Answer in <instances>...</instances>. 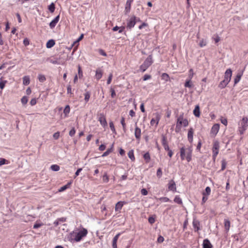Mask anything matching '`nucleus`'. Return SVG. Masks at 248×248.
<instances>
[{"label":"nucleus","mask_w":248,"mask_h":248,"mask_svg":"<svg viewBox=\"0 0 248 248\" xmlns=\"http://www.w3.org/2000/svg\"><path fill=\"white\" fill-rule=\"evenodd\" d=\"M180 153L182 160H184L186 159L188 162L191 160L192 154V147H189L186 149L183 147L180 148Z\"/></svg>","instance_id":"nucleus-1"},{"label":"nucleus","mask_w":248,"mask_h":248,"mask_svg":"<svg viewBox=\"0 0 248 248\" xmlns=\"http://www.w3.org/2000/svg\"><path fill=\"white\" fill-rule=\"evenodd\" d=\"M88 231L87 229L83 228L81 230L79 231L78 232L75 233L74 232L70 233V239L72 241L73 239L72 238V236L75 235V238H74V241L76 242L80 241L82 238L86 236L87 234Z\"/></svg>","instance_id":"nucleus-2"},{"label":"nucleus","mask_w":248,"mask_h":248,"mask_svg":"<svg viewBox=\"0 0 248 248\" xmlns=\"http://www.w3.org/2000/svg\"><path fill=\"white\" fill-rule=\"evenodd\" d=\"M186 127L188 125V122L187 119L183 118V114L180 115L177 118V124L175 128L176 132H179L181 130L182 125Z\"/></svg>","instance_id":"nucleus-3"},{"label":"nucleus","mask_w":248,"mask_h":248,"mask_svg":"<svg viewBox=\"0 0 248 248\" xmlns=\"http://www.w3.org/2000/svg\"><path fill=\"white\" fill-rule=\"evenodd\" d=\"M153 63V61L152 59V55H150L144 61L143 63L140 66V70L142 72H145Z\"/></svg>","instance_id":"nucleus-4"},{"label":"nucleus","mask_w":248,"mask_h":248,"mask_svg":"<svg viewBox=\"0 0 248 248\" xmlns=\"http://www.w3.org/2000/svg\"><path fill=\"white\" fill-rule=\"evenodd\" d=\"M241 126L239 131L240 134H242L248 126V118L247 117H244L242 119L241 122Z\"/></svg>","instance_id":"nucleus-5"},{"label":"nucleus","mask_w":248,"mask_h":248,"mask_svg":"<svg viewBox=\"0 0 248 248\" xmlns=\"http://www.w3.org/2000/svg\"><path fill=\"white\" fill-rule=\"evenodd\" d=\"M154 117L153 118L150 122L151 125H154L155 124V126L158 125L159 121L160 119V115L158 113L154 114Z\"/></svg>","instance_id":"nucleus-6"},{"label":"nucleus","mask_w":248,"mask_h":248,"mask_svg":"<svg viewBox=\"0 0 248 248\" xmlns=\"http://www.w3.org/2000/svg\"><path fill=\"white\" fill-rule=\"evenodd\" d=\"M219 149V142L217 140H214L212 147V152L214 153V156L217 155Z\"/></svg>","instance_id":"nucleus-7"},{"label":"nucleus","mask_w":248,"mask_h":248,"mask_svg":"<svg viewBox=\"0 0 248 248\" xmlns=\"http://www.w3.org/2000/svg\"><path fill=\"white\" fill-rule=\"evenodd\" d=\"M135 16H131L128 20H127V28L131 30L132 28L134 27L136 24L135 21L134 20Z\"/></svg>","instance_id":"nucleus-8"},{"label":"nucleus","mask_w":248,"mask_h":248,"mask_svg":"<svg viewBox=\"0 0 248 248\" xmlns=\"http://www.w3.org/2000/svg\"><path fill=\"white\" fill-rule=\"evenodd\" d=\"M98 121L103 127H105L107 125V122L105 116L103 113H100L99 114Z\"/></svg>","instance_id":"nucleus-9"},{"label":"nucleus","mask_w":248,"mask_h":248,"mask_svg":"<svg viewBox=\"0 0 248 248\" xmlns=\"http://www.w3.org/2000/svg\"><path fill=\"white\" fill-rule=\"evenodd\" d=\"M168 189L172 192L176 191V187L175 182L173 180H171L168 183Z\"/></svg>","instance_id":"nucleus-10"},{"label":"nucleus","mask_w":248,"mask_h":248,"mask_svg":"<svg viewBox=\"0 0 248 248\" xmlns=\"http://www.w3.org/2000/svg\"><path fill=\"white\" fill-rule=\"evenodd\" d=\"M133 0H127L125 4L124 13L125 15L128 14L131 10V5L133 2Z\"/></svg>","instance_id":"nucleus-11"},{"label":"nucleus","mask_w":248,"mask_h":248,"mask_svg":"<svg viewBox=\"0 0 248 248\" xmlns=\"http://www.w3.org/2000/svg\"><path fill=\"white\" fill-rule=\"evenodd\" d=\"M60 19V15L56 16L49 23V27L51 29L55 28Z\"/></svg>","instance_id":"nucleus-12"},{"label":"nucleus","mask_w":248,"mask_h":248,"mask_svg":"<svg viewBox=\"0 0 248 248\" xmlns=\"http://www.w3.org/2000/svg\"><path fill=\"white\" fill-rule=\"evenodd\" d=\"M232 75V71L231 69H228L226 70L225 75H224V80H226L227 81L230 82L231 79Z\"/></svg>","instance_id":"nucleus-13"},{"label":"nucleus","mask_w":248,"mask_h":248,"mask_svg":"<svg viewBox=\"0 0 248 248\" xmlns=\"http://www.w3.org/2000/svg\"><path fill=\"white\" fill-rule=\"evenodd\" d=\"M161 142H162V144L163 145V146L164 147V149L166 151V150H169V149H170L169 147V145H168V142H167V138L164 135H162V140H161Z\"/></svg>","instance_id":"nucleus-14"},{"label":"nucleus","mask_w":248,"mask_h":248,"mask_svg":"<svg viewBox=\"0 0 248 248\" xmlns=\"http://www.w3.org/2000/svg\"><path fill=\"white\" fill-rule=\"evenodd\" d=\"M219 129V124H216L213 125L211 130V134H213L214 136H215L218 132Z\"/></svg>","instance_id":"nucleus-15"},{"label":"nucleus","mask_w":248,"mask_h":248,"mask_svg":"<svg viewBox=\"0 0 248 248\" xmlns=\"http://www.w3.org/2000/svg\"><path fill=\"white\" fill-rule=\"evenodd\" d=\"M193 129L192 128H190L188 131L187 134V139L188 140L190 143H192L193 141Z\"/></svg>","instance_id":"nucleus-16"},{"label":"nucleus","mask_w":248,"mask_h":248,"mask_svg":"<svg viewBox=\"0 0 248 248\" xmlns=\"http://www.w3.org/2000/svg\"><path fill=\"white\" fill-rule=\"evenodd\" d=\"M212 245L208 239H205L203 241V248H212Z\"/></svg>","instance_id":"nucleus-17"},{"label":"nucleus","mask_w":248,"mask_h":248,"mask_svg":"<svg viewBox=\"0 0 248 248\" xmlns=\"http://www.w3.org/2000/svg\"><path fill=\"white\" fill-rule=\"evenodd\" d=\"M103 72L101 68H98L96 69L95 71V77L96 79L98 80H99L102 77Z\"/></svg>","instance_id":"nucleus-18"},{"label":"nucleus","mask_w":248,"mask_h":248,"mask_svg":"<svg viewBox=\"0 0 248 248\" xmlns=\"http://www.w3.org/2000/svg\"><path fill=\"white\" fill-rule=\"evenodd\" d=\"M125 203V202L120 201L118 202L115 205V211H120L122 209L124 204Z\"/></svg>","instance_id":"nucleus-19"},{"label":"nucleus","mask_w":248,"mask_h":248,"mask_svg":"<svg viewBox=\"0 0 248 248\" xmlns=\"http://www.w3.org/2000/svg\"><path fill=\"white\" fill-rule=\"evenodd\" d=\"M195 232H198L200 230V222L198 220L194 219L192 222Z\"/></svg>","instance_id":"nucleus-20"},{"label":"nucleus","mask_w":248,"mask_h":248,"mask_svg":"<svg viewBox=\"0 0 248 248\" xmlns=\"http://www.w3.org/2000/svg\"><path fill=\"white\" fill-rule=\"evenodd\" d=\"M134 134L136 139L140 140L141 136V129L137 126L135 127Z\"/></svg>","instance_id":"nucleus-21"},{"label":"nucleus","mask_w":248,"mask_h":248,"mask_svg":"<svg viewBox=\"0 0 248 248\" xmlns=\"http://www.w3.org/2000/svg\"><path fill=\"white\" fill-rule=\"evenodd\" d=\"M243 70L242 71L238 73H237L236 76L235 77V78H234V84H236L237 83H238L239 82V81L241 79V77L243 75Z\"/></svg>","instance_id":"nucleus-22"},{"label":"nucleus","mask_w":248,"mask_h":248,"mask_svg":"<svg viewBox=\"0 0 248 248\" xmlns=\"http://www.w3.org/2000/svg\"><path fill=\"white\" fill-rule=\"evenodd\" d=\"M120 235V233H119L118 234H117L113 238V240H112V248H117V240L119 238V237Z\"/></svg>","instance_id":"nucleus-23"},{"label":"nucleus","mask_w":248,"mask_h":248,"mask_svg":"<svg viewBox=\"0 0 248 248\" xmlns=\"http://www.w3.org/2000/svg\"><path fill=\"white\" fill-rule=\"evenodd\" d=\"M194 115L197 117H199L200 116V108L199 105H196L193 110Z\"/></svg>","instance_id":"nucleus-24"},{"label":"nucleus","mask_w":248,"mask_h":248,"mask_svg":"<svg viewBox=\"0 0 248 248\" xmlns=\"http://www.w3.org/2000/svg\"><path fill=\"white\" fill-rule=\"evenodd\" d=\"M55 44V42L53 39L49 40L46 44V47L48 48L52 47Z\"/></svg>","instance_id":"nucleus-25"},{"label":"nucleus","mask_w":248,"mask_h":248,"mask_svg":"<svg viewBox=\"0 0 248 248\" xmlns=\"http://www.w3.org/2000/svg\"><path fill=\"white\" fill-rule=\"evenodd\" d=\"M72 184V182H68L66 185L62 186L59 189V192H62L67 188H69Z\"/></svg>","instance_id":"nucleus-26"},{"label":"nucleus","mask_w":248,"mask_h":248,"mask_svg":"<svg viewBox=\"0 0 248 248\" xmlns=\"http://www.w3.org/2000/svg\"><path fill=\"white\" fill-rule=\"evenodd\" d=\"M229 83V82L224 79L219 83L218 87L220 89H223Z\"/></svg>","instance_id":"nucleus-27"},{"label":"nucleus","mask_w":248,"mask_h":248,"mask_svg":"<svg viewBox=\"0 0 248 248\" xmlns=\"http://www.w3.org/2000/svg\"><path fill=\"white\" fill-rule=\"evenodd\" d=\"M224 227L226 231L228 232L230 227V221L228 219H224Z\"/></svg>","instance_id":"nucleus-28"},{"label":"nucleus","mask_w":248,"mask_h":248,"mask_svg":"<svg viewBox=\"0 0 248 248\" xmlns=\"http://www.w3.org/2000/svg\"><path fill=\"white\" fill-rule=\"evenodd\" d=\"M191 79H187L185 83V87L186 88H192L193 86L191 82Z\"/></svg>","instance_id":"nucleus-29"},{"label":"nucleus","mask_w":248,"mask_h":248,"mask_svg":"<svg viewBox=\"0 0 248 248\" xmlns=\"http://www.w3.org/2000/svg\"><path fill=\"white\" fill-rule=\"evenodd\" d=\"M121 124L122 125L123 131L124 133L126 131V124L125 123V119L124 117H122L121 120Z\"/></svg>","instance_id":"nucleus-30"},{"label":"nucleus","mask_w":248,"mask_h":248,"mask_svg":"<svg viewBox=\"0 0 248 248\" xmlns=\"http://www.w3.org/2000/svg\"><path fill=\"white\" fill-rule=\"evenodd\" d=\"M23 83L24 85H28L30 84V78L28 76H25L23 78Z\"/></svg>","instance_id":"nucleus-31"},{"label":"nucleus","mask_w":248,"mask_h":248,"mask_svg":"<svg viewBox=\"0 0 248 248\" xmlns=\"http://www.w3.org/2000/svg\"><path fill=\"white\" fill-rule=\"evenodd\" d=\"M143 158L146 163H148L150 161V155L148 152L146 153L143 155Z\"/></svg>","instance_id":"nucleus-32"},{"label":"nucleus","mask_w":248,"mask_h":248,"mask_svg":"<svg viewBox=\"0 0 248 248\" xmlns=\"http://www.w3.org/2000/svg\"><path fill=\"white\" fill-rule=\"evenodd\" d=\"M174 202L175 203H177L179 204H182L183 203L182 200L181 198L179 197V196H176L174 199Z\"/></svg>","instance_id":"nucleus-33"},{"label":"nucleus","mask_w":248,"mask_h":248,"mask_svg":"<svg viewBox=\"0 0 248 248\" xmlns=\"http://www.w3.org/2000/svg\"><path fill=\"white\" fill-rule=\"evenodd\" d=\"M70 111V108L69 105H66L63 110V113L65 114V116L66 117L69 113Z\"/></svg>","instance_id":"nucleus-34"},{"label":"nucleus","mask_w":248,"mask_h":248,"mask_svg":"<svg viewBox=\"0 0 248 248\" xmlns=\"http://www.w3.org/2000/svg\"><path fill=\"white\" fill-rule=\"evenodd\" d=\"M50 169L54 171H59L60 169V166L56 164L52 165L50 167Z\"/></svg>","instance_id":"nucleus-35"},{"label":"nucleus","mask_w":248,"mask_h":248,"mask_svg":"<svg viewBox=\"0 0 248 248\" xmlns=\"http://www.w3.org/2000/svg\"><path fill=\"white\" fill-rule=\"evenodd\" d=\"M48 9L49 10V11L51 12V13H53L55 11V4L53 2H52L49 6H48Z\"/></svg>","instance_id":"nucleus-36"},{"label":"nucleus","mask_w":248,"mask_h":248,"mask_svg":"<svg viewBox=\"0 0 248 248\" xmlns=\"http://www.w3.org/2000/svg\"><path fill=\"white\" fill-rule=\"evenodd\" d=\"M38 79L40 82H44L46 80L45 76L42 74H39Z\"/></svg>","instance_id":"nucleus-37"},{"label":"nucleus","mask_w":248,"mask_h":248,"mask_svg":"<svg viewBox=\"0 0 248 248\" xmlns=\"http://www.w3.org/2000/svg\"><path fill=\"white\" fill-rule=\"evenodd\" d=\"M109 127L110 128V129L112 131V132H113V133L116 134V131L113 123L112 121H111L109 122Z\"/></svg>","instance_id":"nucleus-38"},{"label":"nucleus","mask_w":248,"mask_h":248,"mask_svg":"<svg viewBox=\"0 0 248 248\" xmlns=\"http://www.w3.org/2000/svg\"><path fill=\"white\" fill-rule=\"evenodd\" d=\"M128 156L131 160L133 161L135 160V157L133 150H131L128 153Z\"/></svg>","instance_id":"nucleus-39"},{"label":"nucleus","mask_w":248,"mask_h":248,"mask_svg":"<svg viewBox=\"0 0 248 248\" xmlns=\"http://www.w3.org/2000/svg\"><path fill=\"white\" fill-rule=\"evenodd\" d=\"M162 79L165 80V81H167L169 79V76L167 73H163L161 75Z\"/></svg>","instance_id":"nucleus-40"},{"label":"nucleus","mask_w":248,"mask_h":248,"mask_svg":"<svg viewBox=\"0 0 248 248\" xmlns=\"http://www.w3.org/2000/svg\"><path fill=\"white\" fill-rule=\"evenodd\" d=\"M85 98L84 100L86 102V103H87L90 99V93L89 92H86L84 94Z\"/></svg>","instance_id":"nucleus-41"},{"label":"nucleus","mask_w":248,"mask_h":248,"mask_svg":"<svg viewBox=\"0 0 248 248\" xmlns=\"http://www.w3.org/2000/svg\"><path fill=\"white\" fill-rule=\"evenodd\" d=\"M6 82H7L6 80H2V78H0V89H3L4 88Z\"/></svg>","instance_id":"nucleus-42"},{"label":"nucleus","mask_w":248,"mask_h":248,"mask_svg":"<svg viewBox=\"0 0 248 248\" xmlns=\"http://www.w3.org/2000/svg\"><path fill=\"white\" fill-rule=\"evenodd\" d=\"M211 193V188L209 186H207L205 188V191L203 193V195H209Z\"/></svg>","instance_id":"nucleus-43"},{"label":"nucleus","mask_w":248,"mask_h":248,"mask_svg":"<svg viewBox=\"0 0 248 248\" xmlns=\"http://www.w3.org/2000/svg\"><path fill=\"white\" fill-rule=\"evenodd\" d=\"M226 165H227V162L225 160V159H222V161H221V170H224L226 168Z\"/></svg>","instance_id":"nucleus-44"},{"label":"nucleus","mask_w":248,"mask_h":248,"mask_svg":"<svg viewBox=\"0 0 248 248\" xmlns=\"http://www.w3.org/2000/svg\"><path fill=\"white\" fill-rule=\"evenodd\" d=\"M8 163V161L5 158H0V166H2L4 164H7Z\"/></svg>","instance_id":"nucleus-45"},{"label":"nucleus","mask_w":248,"mask_h":248,"mask_svg":"<svg viewBox=\"0 0 248 248\" xmlns=\"http://www.w3.org/2000/svg\"><path fill=\"white\" fill-rule=\"evenodd\" d=\"M21 101V103H22L23 105H25L28 102V98L27 96H24L22 97Z\"/></svg>","instance_id":"nucleus-46"},{"label":"nucleus","mask_w":248,"mask_h":248,"mask_svg":"<svg viewBox=\"0 0 248 248\" xmlns=\"http://www.w3.org/2000/svg\"><path fill=\"white\" fill-rule=\"evenodd\" d=\"M148 221L151 224H153L155 222V217L153 216L149 217Z\"/></svg>","instance_id":"nucleus-47"},{"label":"nucleus","mask_w":248,"mask_h":248,"mask_svg":"<svg viewBox=\"0 0 248 248\" xmlns=\"http://www.w3.org/2000/svg\"><path fill=\"white\" fill-rule=\"evenodd\" d=\"M162 172L161 168H158L156 172V176L158 178H160L162 177Z\"/></svg>","instance_id":"nucleus-48"},{"label":"nucleus","mask_w":248,"mask_h":248,"mask_svg":"<svg viewBox=\"0 0 248 248\" xmlns=\"http://www.w3.org/2000/svg\"><path fill=\"white\" fill-rule=\"evenodd\" d=\"M112 152V150L111 149H108L105 152L103 155H102V157H105L108 155L110 153Z\"/></svg>","instance_id":"nucleus-49"},{"label":"nucleus","mask_w":248,"mask_h":248,"mask_svg":"<svg viewBox=\"0 0 248 248\" xmlns=\"http://www.w3.org/2000/svg\"><path fill=\"white\" fill-rule=\"evenodd\" d=\"M206 45V42L204 41L203 39H202L200 41L199 43V46L200 47H202Z\"/></svg>","instance_id":"nucleus-50"},{"label":"nucleus","mask_w":248,"mask_h":248,"mask_svg":"<svg viewBox=\"0 0 248 248\" xmlns=\"http://www.w3.org/2000/svg\"><path fill=\"white\" fill-rule=\"evenodd\" d=\"M76 133V130L74 127H73L72 129L69 131V135L71 137H73Z\"/></svg>","instance_id":"nucleus-51"},{"label":"nucleus","mask_w":248,"mask_h":248,"mask_svg":"<svg viewBox=\"0 0 248 248\" xmlns=\"http://www.w3.org/2000/svg\"><path fill=\"white\" fill-rule=\"evenodd\" d=\"M193 75H194V73H193V69H190L189 70V75H188L189 79H191L193 77Z\"/></svg>","instance_id":"nucleus-52"},{"label":"nucleus","mask_w":248,"mask_h":248,"mask_svg":"<svg viewBox=\"0 0 248 248\" xmlns=\"http://www.w3.org/2000/svg\"><path fill=\"white\" fill-rule=\"evenodd\" d=\"M113 75L112 73H110L107 80V84H109L111 83Z\"/></svg>","instance_id":"nucleus-53"},{"label":"nucleus","mask_w":248,"mask_h":248,"mask_svg":"<svg viewBox=\"0 0 248 248\" xmlns=\"http://www.w3.org/2000/svg\"><path fill=\"white\" fill-rule=\"evenodd\" d=\"M159 200L160 201L165 202H168L170 201V199L167 197H161L159 199Z\"/></svg>","instance_id":"nucleus-54"},{"label":"nucleus","mask_w":248,"mask_h":248,"mask_svg":"<svg viewBox=\"0 0 248 248\" xmlns=\"http://www.w3.org/2000/svg\"><path fill=\"white\" fill-rule=\"evenodd\" d=\"M103 181L104 182H106V183H107L108 182V176L107 173H105L103 175Z\"/></svg>","instance_id":"nucleus-55"},{"label":"nucleus","mask_w":248,"mask_h":248,"mask_svg":"<svg viewBox=\"0 0 248 248\" xmlns=\"http://www.w3.org/2000/svg\"><path fill=\"white\" fill-rule=\"evenodd\" d=\"M42 225L43 224L41 223H35L33 225V228L35 229H38L40 228Z\"/></svg>","instance_id":"nucleus-56"},{"label":"nucleus","mask_w":248,"mask_h":248,"mask_svg":"<svg viewBox=\"0 0 248 248\" xmlns=\"http://www.w3.org/2000/svg\"><path fill=\"white\" fill-rule=\"evenodd\" d=\"M151 78V76L150 75L146 74L143 77V80L144 81H146L147 80H148Z\"/></svg>","instance_id":"nucleus-57"},{"label":"nucleus","mask_w":248,"mask_h":248,"mask_svg":"<svg viewBox=\"0 0 248 248\" xmlns=\"http://www.w3.org/2000/svg\"><path fill=\"white\" fill-rule=\"evenodd\" d=\"M164 240V238L163 236L159 235L157 238V242L159 243H162Z\"/></svg>","instance_id":"nucleus-58"},{"label":"nucleus","mask_w":248,"mask_h":248,"mask_svg":"<svg viewBox=\"0 0 248 248\" xmlns=\"http://www.w3.org/2000/svg\"><path fill=\"white\" fill-rule=\"evenodd\" d=\"M53 138L55 139V140H57L59 139V137H60V132H55L53 135Z\"/></svg>","instance_id":"nucleus-59"},{"label":"nucleus","mask_w":248,"mask_h":248,"mask_svg":"<svg viewBox=\"0 0 248 248\" xmlns=\"http://www.w3.org/2000/svg\"><path fill=\"white\" fill-rule=\"evenodd\" d=\"M110 92H111V96L112 98H114L116 96V93H115V90L112 89V88H111L110 89Z\"/></svg>","instance_id":"nucleus-60"},{"label":"nucleus","mask_w":248,"mask_h":248,"mask_svg":"<svg viewBox=\"0 0 248 248\" xmlns=\"http://www.w3.org/2000/svg\"><path fill=\"white\" fill-rule=\"evenodd\" d=\"M141 193L144 196H146L148 194V191L145 188H142L141 190Z\"/></svg>","instance_id":"nucleus-61"},{"label":"nucleus","mask_w":248,"mask_h":248,"mask_svg":"<svg viewBox=\"0 0 248 248\" xmlns=\"http://www.w3.org/2000/svg\"><path fill=\"white\" fill-rule=\"evenodd\" d=\"M82 168H78L76 172H75V176L74 177L76 178V177H77L78 176L79 173L81 172V171L82 170Z\"/></svg>","instance_id":"nucleus-62"},{"label":"nucleus","mask_w":248,"mask_h":248,"mask_svg":"<svg viewBox=\"0 0 248 248\" xmlns=\"http://www.w3.org/2000/svg\"><path fill=\"white\" fill-rule=\"evenodd\" d=\"M98 52H99V54L102 56H107L106 53L104 51V50H103L102 49H99Z\"/></svg>","instance_id":"nucleus-63"},{"label":"nucleus","mask_w":248,"mask_h":248,"mask_svg":"<svg viewBox=\"0 0 248 248\" xmlns=\"http://www.w3.org/2000/svg\"><path fill=\"white\" fill-rule=\"evenodd\" d=\"M201 146H202V141L200 140L198 142V145L197 146L196 150L198 151H200L201 150Z\"/></svg>","instance_id":"nucleus-64"}]
</instances>
